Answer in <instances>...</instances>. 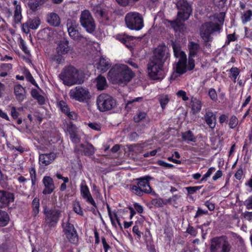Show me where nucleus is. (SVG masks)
I'll return each mask as SVG.
<instances>
[{
  "label": "nucleus",
  "mask_w": 252,
  "mask_h": 252,
  "mask_svg": "<svg viewBox=\"0 0 252 252\" xmlns=\"http://www.w3.org/2000/svg\"><path fill=\"white\" fill-rule=\"evenodd\" d=\"M152 203L155 206L158 207H162L163 205L167 204L166 201L164 202L162 199H154Z\"/></svg>",
  "instance_id": "nucleus-43"
},
{
  "label": "nucleus",
  "mask_w": 252,
  "mask_h": 252,
  "mask_svg": "<svg viewBox=\"0 0 252 252\" xmlns=\"http://www.w3.org/2000/svg\"><path fill=\"white\" fill-rule=\"evenodd\" d=\"M243 216L245 219L249 221L252 220V212L246 211L244 213Z\"/></svg>",
  "instance_id": "nucleus-60"
},
{
  "label": "nucleus",
  "mask_w": 252,
  "mask_h": 252,
  "mask_svg": "<svg viewBox=\"0 0 252 252\" xmlns=\"http://www.w3.org/2000/svg\"><path fill=\"white\" fill-rule=\"evenodd\" d=\"M192 57L189 56L188 64L187 65V68L189 70L193 69L195 66L194 61Z\"/></svg>",
  "instance_id": "nucleus-51"
},
{
  "label": "nucleus",
  "mask_w": 252,
  "mask_h": 252,
  "mask_svg": "<svg viewBox=\"0 0 252 252\" xmlns=\"http://www.w3.org/2000/svg\"><path fill=\"white\" fill-rule=\"evenodd\" d=\"M40 24V22L38 18L30 19L26 23L23 24V31L24 32L28 33L30 32L29 29L36 30L38 28Z\"/></svg>",
  "instance_id": "nucleus-18"
},
{
  "label": "nucleus",
  "mask_w": 252,
  "mask_h": 252,
  "mask_svg": "<svg viewBox=\"0 0 252 252\" xmlns=\"http://www.w3.org/2000/svg\"><path fill=\"white\" fill-rule=\"evenodd\" d=\"M56 156L54 153L40 154L39 157V164L42 165H47L53 162Z\"/></svg>",
  "instance_id": "nucleus-22"
},
{
  "label": "nucleus",
  "mask_w": 252,
  "mask_h": 252,
  "mask_svg": "<svg viewBox=\"0 0 252 252\" xmlns=\"http://www.w3.org/2000/svg\"><path fill=\"white\" fill-rule=\"evenodd\" d=\"M176 5L178 12L176 20L171 21V26L176 31L182 25V23L187 20L192 12V8L186 0H176Z\"/></svg>",
  "instance_id": "nucleus-3"
},
{
  "label": "nucleus",
  "mask_w": 252,
  "mask_h": 252,
  "mask_svg": "<svg viewBox=\"0 0 252 252\" xmlns=\"http://www.w3.org/2000/svg\"><path fill=\"white\" fill-rule=\"evenodd\" d=\"M32 207L33 214L36 216L39 211V199L37 198H34L32 201Z\"/></svg>",
  "instance_id": "nucleus-34"
},
{
  "label": "nucleus",
  "mask_w": 252,
  "mask_h": 252,
  "mask_svg": "<svg viewBox=\"0 0 252 252\" xmlns=\"http://www.w3.org/2000/svg\"><path fill=\"white\" fill-rule=\"evenodd\" d=\"M96 103L100 112L109 111L115 108L117 105L116 100L106 94H102L97 97Z\"/></svg>",
  "instance_id": "nucleus-8"
},
{
  "label": "nucleus",
  "mask_w": 252,
  "mask_h": 252,
  "mask_svg": "<svg viewBox=\"0 0 252 252\" xmlns=\"http://www.w3.org/2000/svg\"><path fill=\"white\" fill-rule=\"evenodd\" d=\"M80 192L83 198L86 199V201L92 204L94 207H96V203L93 199L86 182L83 180L80 185Z\"/></svg>",
  "instance_id": "nucleus-17"
},
{
  "label": "nucleus",
  "mask_w": 252,
  "mask_h": 252,
  "mask_svg": "<svg viewBox=\"0 0 252 252\" xmlns=\"http://www.w3.org/2000/svg\"><path fill=\"white\" fill-rule=\"evenodd\" d=\"M205 205L208 209L210 211H213L215 209V205L214 204L212 203V202H210L208 201H206L205 203Z\"/></svg>",
  "instance_id": "nucleus-63"
},
{
  "label": "nucleus",
  "mask_w": 252,
  "mask_h": 252,
  "mask_svg": "<svg viewBox=\"0 0 252 252\" xmlns=\"http://www.w3.org/2000/svg\"><path fill=\"white\" fill-rule=\"evenodd\" d=\"M14 18L15 23H18L21 21L22 15L20 5H16V7H15L14 11Z\"/></svg>",
  "instance_id": "nucleus-37"
},
{
  "label": "nucleus",
  "mask_w": 252,
  "mask_h": 252,
  "mask_svg": "<svg viewBox=\"0 0 252 252\" xmlns=\"http://www.w3.org/2000/svg\"><path fill=\"white\" fill-rule=\"evenodd\" d=\"M230 72L231 73V76L233 78L234 82H235L237 77L239 74L240 71L238 68L233 67L230 69Z\"/></svg>",
  "instance_id": "nucleus-42"
},
{
  "label": "nucleus",
  "mask_w": 252,
  "mask_h": 252,
  "mask_svg": "<svg viewBox=\"0 0 252 252\" xmlns=\"http://www.w3.org/2000/svg\"><path fill=\"white\" fill-rule=\"evenodd\" d=\"M81 25L90 32H93L95 29L94 21L89 10H85L82 11L80 16Z\"/></svg>",
  "instance_id": "nucleus-13"
},
{
  "label": "nucleus",
  "mask_w": 252,
  "mask_h": 252,
  "mask_svg": "<svg viewBox=\"0 0 252 252\" xmlns=\"http://www.w3.org/2000/svg\"><path fill=\"white\" fill-rule=\"evenodd\" d=\"M163 64L152 60L148 64V72L150 78L153 80H159L163 78L164 72Z\"/></svg>",
  "instance_id": "nucleus-11"
},
{
  "label": "nucleus",
  "mask_w": 252,
  "mask_h": 252,
  "mask_svg": "<svg viewBox=\"0 0 252 252\" xmlns=\"http://www.w3.org/2000/svg\"><path fill=\"white\" fill-rule=\"evenodd\" d=\"M42 182L45 187V189L42 191L43 194H51L55 189L53 179L49 176H45Z\"/></svg>",
  "instance_id": "nucleus-21"
},
{
  "label": "nucleus",
  "mask_w": 252,
  "mask_h": 252,
  "mask_svg": "<svg viewBox=\"0 0 252 252\" xmlns=\"http://www.w3.org/2000/svg\"><path fill=\"white\" fill-rule=\"evenodd\" d=\"M215 168L214 167L210 168L206 173L203 176L201 180V181H206L207 178L209 177L212 173L215 171Z\"/></svg>",
  "instance_id": "nucleus-49"
},
{
  "label": "nucleus",
  "mask_w": 252,
  "mask_h": 252,
  "mask_svg": "<svg viewBox=\"0 0 252 252\" xmlns=\"http://www.w3.org/2000/svg\"><path fill=\"white\" fill-rule=\"evenodd\" d=\"M88 126H89L90 127L95 130L98 131L100 129L99 125L96 123H90L89 124Z\"/></svg>",
  "instance_id": "nucleus-61"
},
{
  "label": "nucleus",
  "mask_w": 252,
  "mask_h": 252,
  "mask_svg": "<svg viewBox=\"0 0 252 252\" xmlns=\"http://www.w3.org/2000/svg\"><path fill=\"white\" fill-rule=\"evenodd\" d=\"M238 123V119L235 116H232L230 119L229 126L231 128H233L237 126Z\"/></svg>",
  "instance_id": "nucleus-41"
},
{
  "label": "nucleus",
  "mask_w": 252,
  "mask_h": 252,
  "mask_svg": "<svg viewBox=\"0 0 252 252\" xmlns=\"http://www.w3.org/2000/svg\"><path fill=\"white\" fill-rule=\"evenodd\" d=\"M172 47L175 56L177 58H180V53L182 52L180 51V47L174 42L172 43Z\"/></svg>",
  "instance_id": "nucleus-46"
},
{
  "label": "nucleus",
  "mask_w": 252,
  "mask_h": 252,
  "mask_svg": "<svg viewBox=\"0 0 252 252\" xmlns=\"http://www.w3.org/2000/svg\"><path fill=\"white\" fill-rule=\"evenodd\" d=\"M244 204L247 209H252V195L246 199Z\"/></svg>",
  "instance_id": "nucleus-52"
},
{
  "label": "nucleus",
  "mask_w": 252,
  "mask_h": 252,
  "mask_svg": "<svg viewBox=\"0 0 252 252\" xmlns=\"http://www.w3.org/2000/svg\"><path fill=\"white\" fill-rule=\"evenodd\" d=\"M14 92L16 98L19 101H22L26 98V92L25 88L21 85H16L14 87Z\"/></svg>",
  "instance_id": "nucleus-24"
},
{
  "label": "nucleus",
  "mask_w": 252,
  "mask_h": 252,
  "mask_svg": "<svg viewBox=\"0 0 252 252\" xmlns=\"http://www.w3.org/2000/svg\"><path fill=\"white\" fill-rule=\"evenodd\" d=\"M208 95L210 98L213 101H216L218 99V96L216 90L212 88L209 90Z\"/></svg>",
  "instance_id": "nucleus-44"
},
{
  "label": "nucleus",
  "mask_w": 252,
  "mask_h": 252,
  "mask_svg": "<svg viewBox=\"0 0 252 252\" xmlns=\"http://www.w3.org/2000/svg\"><path fill=\"white\" fill-rule=\"evenodd\" d=\"M30 176L32 179V184H35L36 180V172L34 168L32 167L30 169Z\"/></svg>",
  "instance_id": "nucleus-50"
},
{
  "label": "nucleus",
  "mask_w": 252,
  "mask_h": 252,
  "mask_svg": "<svg viewBox=\"0 0 252 252\" xmlns=\"http://www.w3.org/2000/svg\"><path fill=\"white\" fill-rule=\"evenodd\" d=\"M202 188V186H196V187H189L186 188L189 194H193L195 193L197 190L200 189Z\"/></svg>",
  "instance_id": "nucleus-48"
},
{
  "label": "nucleus",
  "mask_w": 252,
  "mask_h": 252,
  "mask_svg": "<svg viewBox=\"0 0 252 252\" xmlns=\"http://www.w3.org/2000/svg\"><path fill=\"white\" fill-rule=\"evenodd\" d=\"M65 114H66L70 119L75 120L77 118V116L75 113L73 112H70L69 110V112H68V113H65Z\"/></svg>",
  "instance_id": "nucleus-64"
},
{
  "label": "nucleus",
  "mask_w": 252,
  "mask_h": 252,
  "mask_svg": "<svg viewBox=\"0 0 252 252\" xmlns=\"http://www.w3.org/2000/svg\"><path fill=\"white\" fill-rule=\"evenodd\" d=\"M159 102L162 109H164L169 101L167 96H162L159 98Z\"/></svg>",
  "instance_id": "nucleus-45"
},
{
  "label": "nucleus",
  "mask_w": 252,
  "mask_h": 252,
  "mask_svg": "<svg viewBox=\"0 0 252 252\" xmlns=\"http://www.w3.org/2000/svg\"><path fill=\"white\" fill-rule=\"evenodd\" d=\"M44 227L51 228L56 226L61 215V211L58 209H50L44 207Z\"/></svg>",
  "instance_id": "nucleus-9"
},
{
  "label": "nucleus",
  "mask_w": 252,
  "mask_h": 252,
  "mask_svg": "<svg viewBox=\"0 0 252 252\" xmlns=\"http://www.w3.org/2000/svg\"><path fill=\"white\" fill-rule=\"evenodd\" d=\"M26 79L32 84L37 87V85L36 83V82L35 81L32 74L29 72H28L26 74Z\"/></svg>",
  "instance_id": "nucleus-55"
},
{
  "label": "nucleus",
  "mask_w": 252,
  "mask_h": 252,
  "mask_svg": "<svg viewBox=\"0 0 252 252\" xmlns=\"http://www.w3.org/2000/svg\"><path fill=\"white\" fill-rule=\"evenodd\" d=\"M69 42L66 40L61 41L57 47V52L59 56L67 54L72 48L68 46Z\"/></svg>",
  "instance_id": "nucleus-23"
},
{
  "label": "nucleus",
  "mask_w": 252,
  "mask_h": 252,
  "mask_svg": "<svg viewBox=\"0 0 252 252\" xmlns=\"http://www.w3.org/2000/svg\"><path fill=\"white\" fill-rule=\"evenodd\" d=\"M96 87L99 90H104L107 86L105 78L101 75L96 78Z\"/></svg>",
  "instance_id": "nucleus-30"
},
{
  "label": "nucleus",
  "mask_w": 252,
  "mask_h": 252,
  "mask_svg": "<svg viewBox=\"0 0 252 252\" xmlns=\"http://www.w3.org/2000/svg\"><path fill=\"white\" fill-rule=\"evenodd\" d=\"M169 55L168 49L165 46H159L155 49L154 55L151 60L163 64Z\"/></svg>",
  "instance_id": "nucleus-15"
},
{
  "label": "nucleus",
  "mask_w": 252,
  "mask_h": 252,
  "mask_svg": "<svg viewBox=\"0 0 252 252\" xmlns=\"http://www.w3.org/2000/svg\"><path fill=\"white\" fill-rule=\"evenodd\" d=\"M64 85L71 86L84 82V74L73 66L64 67L59 75Z\"/></svg>",
  "instance_id": "nucleus-2"
},
{
  "label": "nucleus",
  "mask_w": 252,
  "mask_h": 252,
  "mask_svg": "<svg viewBox=\"0 0 252 252\" xmlns=\"http://www.w3.org/2000/svg\"><path fill=\"white\" fill-rule=\"evenodd\" d=\"M67 131L70 135V138L71 141L73 143H77L80 141L81 138L78 133L77 127L71 123L67 124Z\"/></svg>",
  "instance_id": "nucleus-19"
},
{
  "label": "nucleus",
  "mask_w": 252,
  "mask_h": 252,
  "mask_svg": "<svg viewBox=\"0 0 252 252\" xmlns=\"http://www.w3.org/2000/svg\"><path fill=\"white\" fill-rule=\"evenodd\" d=\"M187 57L184 52L180 53V58L176 66V71L171 76L172 79L175 80L178 76L185 73L187 70Z\"/></svg>",
  "instance_id": "nucleus-14"
},
{
  "label": "nucleus",
  "mask_w": 252,
  "mask_h": 252,
  "mask_svg": "<svg viewBox=\"0 0 252 252\" xmlns=\"http://www.w3.org/2000/svg\"><path fill=\"white\" fill-rule=\"evenodd\" d=\"M180 196L174 195L172 197L169 198L166 200L167 203H168L171 204L176 203V201L180 198Z\"/></svg>",
  "instance_id": "nucleus-54"
},
{
  "label": "nucleus",
  "mask_w": 252,
  "mask_h": 252,
  "mask_svg": "<svg viewBox=\"0 0 252 252\" xmlns=\"http://www.w3.org/2000/svg\"><path fill=\"white\" fill-rule=\"evenodd\" d=\"M177 95L178 97H182L183 100L184 101H186L189 99V97L186 95V93L183 90L179 91L177 93Z\"/></svg>",
  "instance_id": "nucleus-53"
},
{
  "label": "nucleus",
  "mask_w": 252,
  "mask_h": 252,
  "mask_svg": "<svg viewBox=\"0 0 252 252\" xmlns=\"http://www.w3.org/2000/svg\"><path fill=\"white\" fill-rule=\"evenodd\" d=\"M130 189L133 193L140 196H142L144 192V191H143V189H140L137 185L130 186Z\"/></svg>",
  "instance_id": "nucleus-39"
},
{
  "label": "nucleus",
  "mask_w": 252,
  "mask_h": 252,
  "mask_svg": "<svg viewBox=\"0 0 252 252\" xmlns=\"http://www.w3.org/2000/svg\"><path fill=\"white\" fill-rule=\"evenodd\" d=\"M252 16V11L251 10H247L242 16V20L243 23H246L251 20Z\"/></svg>",
  "instance_id": "nucleus-40"
},
{
  "label": "nucleus",
  "mask_w": 252,
  "mask_h": 252,
  "mask_svg": "<svg viewBox=\"0 0 252 252\" xmlns=\"http://www.w3.org/2000/svg\"><path fill=\"white\" fill-rule=\"evenodd\" d=\"M158 165H159L160 166L167 167V168H171L173 166V165L172 164L166 163V162H165L162 160H158Z\"/></svg>",
  "instance_id": "nucleus-56"
},
{
  "label": "nucleus",
  "mask_w": 252,
  "mask_h": 252,
  "mask_svg": "<svg viewBox=\"0 0 252 252\" xmlns=\"http://www.w3.org/2000/svg\"><path fill=\"white\" fill-rule=\"evenodd\" d=\"M69 218L66 220L64 219L63 220V232L68 240L71 243L75 244L78 242V235L73 224L69 222Z\"/></svg>",
  "instance_id": "nucleus-12"
},
{
  "label": "nucleus",
  "mask_w": 252,
  "mask_h": 252,
  "mask_svg": "<svg viewBox=\"0 0 252 252\" xmlns=\"http://www.w3.org/2000/svg\"><path fill=\"white\" fill-rule=\"evenodd\" d=\"M47 22L51 26L57 27L60 24V18L55 13H51L47 17Z\"/></svg>",
  "instance_id": "nucleus-28"
},
{
  "label": "nucleus",
  "mask_w": 252,
  "mask_h": 252,
  "mask_svg": "<svg viewBox=\"0 0 252 252\" xmlns=\"http://www.w3.org/2000/svg\"><path fill=\"white\" fill-rule=\"evenodd\" d=\"M111 66V64L108 61H107L104 58L100 59L99 65L97 68L99 69L101 72H106Z\"/></svg>",
  "instance_id": "nucleus-29"
},
{
  "label": "nucleus",
  "mask_w": 252,
  "mask_h": 252,
  "mask_svg": "<svg viewBox=\"0 0 252 252\" xmlns=\"http://www.w3.org/2000/svg\"><path fill=\"white\" fill-rule=\"evenodd\" d=\"M222 175V173L221 170H218L215 173V174L213 177V180L214 181L217 180L219 178H220Z\"/></svg>",
  "instance_id": "nucleus-62"
},
{
  "label": "nucleus",
  "mask_w": 252,
  "mask_h": 252,
  "mask_svg": "<svg viewBox=\"0 0 252 252\" xmlns=\"http://www.w3.org/2000/svg\"><path fill=\"white\" fill-rule=\"evenodd\" d=\"M11 115L14 119H17L19 116V113L16 111L15 107H12L11 111Z\"/></svg>",
  "instance_id": "nucleus-57"
},
{
  "label": "nucleus",
  "mask_w": 252,
  "mask_h": 252,
  "mask_svg": "<svg viewBox=\"0 0 252 252\" xmlns=\"http://www.w3.org/2000/svg\"><path fill=\"white\" fill-rule=\"evenodd\" d=\"M204 118L210 128L213 129L216 126V115L212 112L208 111L204 115Z\"/></svg>",
  "instance_id": "nucleus-25"
},
{
  "label": "nucleus",
  "mask_w": 252,
  "mask_h": 252,
  "mask_svg": "<svg viewBox=\"0 0 252 252\" xmlns=\"http://www.w3.org/2000/svg\"><path fill=\"white\" fill-rule=\"evenodd\" d=\"M148 118L147 114L144 112H139L133 118L134 121L135 123H140Z\"/></svg>",
  "instance_id": "nucleus-33"
},
{
  "label": "nucleus",
  "mask_w": 252,
  "mask_h": 252,
  "mask_svg": "<svg viewBox=\"0 0 252 252\" xmlns=\"http://www.w3.org/2000/svg\"><path fill=\"white\" fill-rule=\"evenodd\" d=\"M79 147L80 148V149L78 148V150L83 151L84 155L86 156H91L94 153L95 149L90 143L81 144Z\"/></svg>",
  "instance_id": "nucleus-26"
},
{
  "label": "nucleus",
  "mask_w": 252,
  "mask_h": 252,
  "mask_svg": "<svg viewBox=\"0 0 252 252\" xmlns=\"http://www.w3.org/2000/svg\"><path fill=\"white\" fill-rule=\"evenodd\" d=\"M66 26L68 34L73 39L77 41H81L83 39H86V37L82 35L78 31V25L74 20L68 19Z\"/></svg>",
  "instance_id": "nucleus-16"
},
{
  "label": "nucleus",
  "mask_w": 252,
  "mask_h": 252,
  "mask_svg": "<svg viewBox=\"0 0 252 252\" xmlns=\"http://www.w3.org/2000/svg\"><path fill=\"white\" fill-rule=\"evenodd\" d=\"M214 22L210 21L203 24L200 28V35L204 42H208L212 41L213 37L211 36L215 32L219 33L221 30V26L218 23H223V19L220 20L217 17L214 16Z\"/></svg>",
  "instance_id": "nucleus-4"
},
{
  "label": "nucleus",
  "mask_w": 252,
  "mask_h": 252,
  "mask_svg": "<svg viewBox=\"0 0 252 252\" xmlns=\"http://www.w3.org/2000/svg\"><path fill=\"white\" fill-rule=\"evenodd\" d=\"M151 178L149 176H145L143 178L137 179L138 182L137 185L140 189H143V191L146 193H150L151 192L152 189L149 185V181Z\"/></svg>",
  "instance_id": "nucleus-20"
},
{
  "label": "nucleus",
  "mask_w": 252,
  "mask_h": 252,
  "mask_svg": "<svg viewBox=\"0 0 252 252\" xmlns=\"http://www.w3.org/2000/svg\"><path fill=\"white\" fill-rule=\"evenodd\" d=\"M126 27L131 30L139 31L143 27V19L137 12H130L126 15L125 18Z\"/></svg>",
  "instance_id": "nucleus-6"
},
{
  "label": "nucleus",
  "mask_w": 252,
  "mask_h": 252,
  "mask_svg": "<svg viewBox=\"0 0 252 252\" xmlns=\"http://www.w3.org/2000/svg\"><path fill=\"white\" fill-rule=\"evenodd\" d=\"M182 138L184 140H187L189 141H195V138L192 132L190 130H188L185 132H183L182 134Z\"/></svg>",
  "instance_id": "nucleus-35"
},
{
  "label": "nucleus",
  "mask_w": 252,
  "mask_h": 252,
  "mask_svg": "<svg viewBox=\"0 0 252 252\" xmlns=\"http://www.w3.org/2000/svg\"><path fill=\"white\" fill-rule=\"evenodd\" d=\"M188 49L189 50V56L194 57L200 51V46L198 43L190 41L188 44Z\"/></svg>",
  "instance_id": "nucleus-27"
},
{
  "label": "nucleus",
  "mask_w": 252,
  "mask_h": 252,
  "mask_svg": "<svg viewBox=\"0 0 252 252\" xmlns=\"http://www.w3.org/2000/svg\"><path fill=\"white\" fill-rule=\"evenodd\" d=\"M69 95L71 98L82 102L87 101L91 97L89 90L81 86H77L71 89Z\"/></svg>",
  "instance_id": "nucleus-10"
},
{
  "label": "nucleus",
  "mask_w": 252,
  "mask_h": 252,
  "mask_svg": "<svg viewBox=\"0 0 252 252\" xmlns=\"http://www.w3.org/2000/svg\"><path fill=\"white\" fill-rule=\"evenodd\" d=\"M12 65L10 63H3L0 66V71L8 72L11 68Z\"/></svg>",
  "instance_id": "nucleus-47"
},
{
  "label": "nucleus",
  "mask_w": 252,
  "mask_h": 252,
  "mask_svg": "<svg viewBox=\"0 0 252 252\" xmlns=\"http://www.w3.org/2000/svg\"><path fill=\"white\" fill-rule=\"evenodd\" d=\"M143 99V97H138L131 100H127L126 104V107H127L128 105L135 102L140 101Z\"/></svg>",
  "instance_id": "nucleus-58"
},
{
  "label": "nucleus",
  "mask_w": 252,
  "mask_h": 252,
  "mask_svg": "<svg viewBox=\"0 0 252 252\" xmlns=\"http://www.w3.org/2000/svg\"><path fill=\"white\" fill-rule=\"evenodd\" d=\"M134 73L126 65L120 64L114 66L109 71L108 77L114 83L126 84L134 77Z\"/></svg>",
  "instance_id": "nucleus-1"
},
{
  "label": "nucleus",
  "mask_w": 252,
  "mask_h": 252,
  "mask_svg": "<svg viewBox=\"0 0 252 252\" xmlns=\"http://www.w3.org/2000/svg\"><path fill=\"white\" fill-rule=\"evenodd\" d=\"M231 246L225 237H215L211 239L210 252H230Z\"/></svg>",
  "instance_id": "nucleus-7"
},
{
  "label": "nucleus",
  "mask_w": 252,
  "mask_h": 252,
  "mask_svg": "<svg viewBox=\"0 0 252 252\" xmlns=\"http://www.w3.org/2000/svg\"><path fill=\"white\" fill-rule=\"evenodd\" d=\"M13 194L9 192L0 190V208L7 206L9 203L13 202ZM9 220L8 214L0 210V226H5Z\"/></svg>",
  "instance_id": "nucleus-5"
},
{
  "label": "nucleus",
  "mask_w": 252,
  "mask_h": 252,
  "mask_svg": "<svg viewBox=\"0 0 252 252\" xmlns=\"http://www.w3.org/2000/svg\"><path fill=\"white\" fill-rule=\"evenodd\" d=\"M116 38L117 40L125 44L126 46H128V44L130 41L133 40L134 39H135V37L134 36H129L126 34L117 35L116 36Z\"/></svg>",
  "instance_id": "nucleus-31"
},
{
  "label": "nucleus",
  "mask_w": 252,
  "mask_h": 252,
  "mask_svg": "<svg viewBox=\"0 0 252 252\" xmlns=\"http://www.w3.org/2000/svg\"><path fill=\"white\" fill-rule=\"evenodd\" d=\"M201 102L200 100L194 98L192 100V110L194 113H198L201 108Z\"/></svg>",
  "instance_id": "nucleus-32"
},
{
  "label": "nucleus",
  "mask_w": 252,
  "mask_h": 252,
  "mask_svg": "<svg viewBox=\"0 0 252 252\" xmlns=\"http://www.w3.org/2000/svg\"><path fill=\"white\" fill-rule=\"evenodd\" d=\"M243 175L242 168L241 167L238 169L236 173L235 174V178L238 180H240Z\"/></svg>",
  "instance_id": "nucleus-59"
},
{
  "label": "nucleus",
  "mask_w": 252,
  "mask_h": 252,
  "mask_svg": "<svg viewBox=\"0 0 252 252\" xmlns=\"http://www.w3.org/2000/svg\"><path fill=\"white\" fill-rule=\"evenodd\" d=\"M44 3L42 2L40 0H30L28 5L31 9L32 11H35L40 5Z\"/></svg>",
  "instance_id": "nucleus-36"
},
{
  "label": "nucleus",
  "mask_w": 252,
  "mask_h": 252,
  "mask_svg": "<svg viewBox=\"0 0 252 252\" xmlns=\"http://www.w3.org/2000/svg\"><path fill=\"white\" fill-rule=\"evenodd\" d=\"M92 11L97 17L101 18L103 16V12L99 4L93 6Z\"/></svg>",
  "instance_id": "nucleus-38"
}]
</instances>
